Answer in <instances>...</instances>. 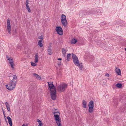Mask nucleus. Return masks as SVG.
<instances>
[{
	"instance_id": "obj_1",
	"label": "nucleus",
	"mask_w": 126,
	"mask_h": 126,
	"mask_svg": "<svg viewBox=\"0 0 126 126\" xmlns=\"http://www.w3.org/2000/svg\"><path fill=\"white\" fill-rule=\"evenodd\" d=\"M58 113L59 114H60L59 112L58 111L53 113V114L54 115V117L57 125L58 126H61V119L59 115L55 114L56 113Z\"/></svg>"
},
{
	"instance_id": "obj_2",
	"label": "nucleus",
	"mask_w": 126,
	"mask_h": 126,
	"mask_svg": "<svg viewBox=\"0 0 126 126\" xmlns=\"http://www.w3.org/2000/svg\"><path fill=\"white\" fill-rule=\"evenodd\" d=\"M67 84L64 83L60 84L57 87V90L59 92H63L65 91V89L67 88Z\"/></svg>"
},
{
	"instance_id": "obj_3",
	"label": "nucleus",
	"mask_w": 126,
	"mask_h": 126,
	"mask_svg": "<svg viewBox=\"0 0 126 126\" xmlns=\"http://www.w3.org/2000/svg\"><path fill=\"white\" fill-rule=\"evenodd\" d=\"M61 21L62 24L64 27H66L67 24V22L66 19V16L64 14H62L61 17Z\"/></svg>"
},
{
	"instance_id": "obj_4",
	"label": "nucleus",
	"mask_w": 126,
	"mask_h": 126,
	"mask_svg": "<svg viewBox=\"0 0 126 126\" xmlns=\"http://www.w3.org/2000/svg\"><path fill=\"white\" fill-rule=\"evenodd\" d=\"M88 106L89 107V112L90 113L92 112L94 110V103L93 101L92 100L89 103Z\"/></svg>"
},
{
	"instance_id": "obj_5",
	"label": "nucleus",
	"mask_w": 126,
	"mask_h": 126,
	"mask_svg": "<svg viewBox=\"0 0 126 126\" xmlns=\"http://www.w3.org/2000/svg\"><path fill=\"white\" fill-rule=\"evenodd\" d=\"M16 84L15 83L10 82L8 84L6 85V88L9 90H12L15 88Z\"/></svg>"
},
{
	"instance_id": "obj_6",
	"label": "nucleus",
	"mask_w": 126,
	"mask_h": 126,
	"mask_svg": "<svg viewBox=\"0 0 126 126\" xmlns=\"http://www.w3.org/2000/svg\"><path fill=\"white\" fill-rule=\"evenodd\" d=\"M56 89L55 88L54 91H51L50 95L51 99L53 100L56 99Z\"/></svg>"
},
{
	"instance_id": "obj_7",
	"label": "nucleus",
	"mask_w": 126,
	"mask_h": 126,
	"mask_svg": "<svg viewBox=\"0 0 126 126\" xmlns=\"http://www.w3.org/2000/svg\"><path fill=\"white\" fill-rule=\"evenodd\" d=\"M56 30L58 34L60 35H62L63 34V30L61 27H56Z\"/></svg>"
},
{
	"instance_id": "obj_8",
	"label": "nucleus",
	"mask_w": 126,
	"mask_h": 126,
	"mask_svg": "<svg viewBox=\"0 0 126 126\" xmlns=\"http://www.w3.org/2000/svg\"><path fill=\"white\" fill-rule=\"evenodd\" d=\"M7 29H8V32L10 34V31L11 30V26L10 24V20L9 18H8L7 19Z\"/></svg>"
},
{
	"instance_id": "obj_9",
	"label": "nucleus",
	"mask_w": 126,
	"mask_h": 126,
	"mask_svg": "<svg viewBox=\"0 0 126 126\" xmlns=\"http://www.w3.org/2000/svg\"><path fill=\"white\" fill-rule=\"evenodd\" d=\"M75 64L76 65L78 66L79 67V69L81 71L82 70L83 68V65L82 63H79V61H77Z\"/></svg>"
},
{
	"instance_id": "obj_10",
	"label": "nucleus",
	"mask_w": 126,
	"mask_h": 126,
	"mask_svg": "<svg viewBox=\"0 0 126 126\" xmlns=\"http://www.w3.org/2000/svg\"><path fill=\"white\" fill-rule=\"evenodd\" d=\"M72 59H73V62L74 63V64H75L76 62L77 61H79L78 58L76 56V55L73 53H72Z\"/></svg>"
},
{
	"instance_id": "obj_11",
	"label": "nucleus",
	"mask_w": 126,
	"mask_h": 126,
	"mask_svg": "<svg viewBox=\"0 0 126 126\" xmlns=\"http://www.w3.org/2000/svg\"><path fill=\"white\" fill-rule=\"evenodd\" d=\"M13 79H12L11 81V82H13L14 83H17V77L16 75H14L13 76Z\"/></svg>"
},
{
	"instance_id": "obj_12",
	"label": "nucleus",
	"mask_w": 126,
	"mask_h": 126,
	"mask_svg": "<svg viewBox=\"0 0 126 126\" xmlns=\"http://www.w3.org/2000/svg\"><path fill=\"white\" fill-rule=\"evenodd\" d=\"M28 0H26L25 3L26 9L28 11V12H31V10H30V7L28 5Z\"/></svg>"
},
{
	"instance_id": "obj_13",
	"label": "nucleus",
	"mask_w": 126,
	"mask_h": 126,
	"mask_svg": "<svg viewBox=\"0 0 126 126\" xmlns=\"http://www.w3.org/2000/svg\"><path fill=\"white\" fill-rule=\"evenodd\" d=\"M7 59H8L9 62V63L11 65V67L13 68H14V63H13V59H10V58H8V59L7 58Z\"/></svg>"
},
{
	"instance_id": "obj_14",
	"label": "nucleus",
	"mask_w": 126,
	"mask_h": 126,
	"mask_svg": "<svg viewBox=\"0 0 126 126\" xmlns=\"http://www.w3.org/2000/svg\"><path fill=\"white\" fill-rule=\"evenodd\" d=\"M7 118L8 119V123L10 126H12V123L11 119L9 116L7 117Z\"/></svg>"
},
{
	"instance_id": "obj_15",
	"label": "nucleus",
	"mask_w": 126,
	"mask_h": 126,
	"mask_svg": "<svg viewBox=\"0 0 126 126\" xmlns=\"http://www.w3.org/2000/svg\"><path fill=\"white\" fill-rule=\"evenodd\" d=\"M115 71L118 75H121V70L120 69L118 68L117 67H116L115 69Z\"/></svg>"
},
{
	"instance_id": "obj_16",
	"label": "nucleus",
	"mask_w": 126,
	"mask_h": 126,
	"mask_svg": "<svg viewBox=\"0 0 126 126\" xmlns=\"http://www.w3.org/2000/svg\"><path fill=\"white\" fill-rule=\"evenodd\" d=\"M42 40H39L38 43V45L41 47H42L43 46L42 43Z\"/></svg>"
},
{
	"instance_id": "obj_17",
	"label": "nucleus",
	"mask_w": 126,
	"mask_h": 126,
	"mask_svg": "<svg viewBox=\"0 0 126 126\" xmlns=\"http://www.w3.org/2000/svg\"><path fill=\"white\" fill-rule=\"evenodd\" d=\"M82 107L84 108H86V102L85 101V100H83L82 101Z\"/></svg>"
},
{
	"instance_id": "obj_18",
	"label": "nucleus",
	"mask_w": 126,
	"mask_h": 126,
	"mask_svg": "<svg viewBox=\"0 0 126 126\" xmlns=\"http://www.w3.org/2000/svg\"><path fill=\"white\" fill-rule=\"evenodd\" d=\"M38 53H36L35 54V63H37L38 62Z\"/></svg>"
},
{
	"instance_id": "obj_19",
	"label": "nucleus",
	"mask_w": 126,
	"mask_h": 126,
	"mask_svg": "<svg viewBox=\"0 0 126 126\" xmlns=\"http://www.w3.org/2000/svg\"><path fill=\"white\" fill-rule=\"evenodd\" d=\"M55 86L54 85H52L48 86V89L49 90H50V91H52L51 90V89H54L55 88H55Z\"/></svg>"
},
{
	"instance_id": "obj_20",
	"label": "nucleus",
	"mask_w": 126,
	"mask_h": 126,
	"mask_svg": "<svg viewBox=\"0 0 126 126\" xmlns=\"http://www.w3.org/2000/svg\"><path fill=\"white\" fill-rule=\"evenodd\" d=\"M77 42V39L74 38L72 39L71 43L72 44H74Z\"/></svg>"
},
{
	"instance_id": "obj_21",
	"label": "nucleus",
	"mask_w": 126,
	"mask_h": 126,
	"mask_svg": "<svg viewBox=\"0 0 126 126\" xmlns=\"http://www.w3.org/2000/svg\"><path fill=\"white\" fill-rule=\"evenodd\" d=\"M52 49L51 48H48L47 49L48 54L49 55H51L52 53Z\"/></svg>"
},
{
	"instance_id": "obj_22",
	"label": "nucleus",
	"mask_w": 126,
	"mask_h": 126,
	"mask_svg": "<svg viewBox=\"0 0 126 126\" xmlns=\"http://www.w3.org/2000/svg\"><path fill=\"white\" fill-rule=\"evenodd\" d=\"M33 75L37 79H41V78L40 76H39L38 75L36 74L35 73H33Z\"/></svg>"
},
{
	"instance_id": "obj_23",
	"label": "nucleus",
	"mask_w": 126,
	"mask_h": 126,
	"mask_svg": "<svg viewBox=\"0 0 126 126\" xmlns=\"http://www.w3.org/2000/svg\"><path fill=\"white\" fill-rule=\"evenodd\" d=\"M71 54L70 53L68 54L67 56V61H69L70 60V58Z\"/></svg>"
},
{
	"instance_id": "obj_24",
	"label": "nucleus",
	"mask_w": 126,
	"mask_h": 126,
	"mask_svg": "<svg viewBox=\"0 0 126 126\" xmlns=\"http://www.w3.org/2000/svg\"><path fill=\"white\" fill-rule=\"evenodd\" d=\"M122 84L120 83H118L117 84L116 86L119 88H120L122 87Z\"/></svg>"
},
{
	"instance_id": "obj_25",
	"label": "nucleus",
	"mask_w": 126,
	"mask_h": 126,
	"mask_svg": "<svg viewBox=\"0 0 126 126\" xmlns=\"http://www.w3.org/2000/svg\"><path fill=\"white\" fill-rule=\"evenodd\" d=\"M93 13V12L92 11H90V12H86V14H84V15H90V14H92Z\"/></svg>"
},
{
	"instance_id": "obj_26",
	"label": "nucleus",
	"mask_w": 126,
	"mask_h": 126,
	"mask_svg": "<svg viewBox=\"0 0 126 126\" xmlns=\"http://www.w3.org/2000/svg\"><path fill=\"white\" fill-rule=\"evenodd\" d=\"M5 104L6 105L7 108L10 107V105L7 102H6L5 103Z\"/></svg>"
},
{
	"instance_id": "obj_27",
	"label": "nucleus",
	"mask_w": 126,
	"mask_h": 126,
	"mask_svg": "<svg viewBox=\"0 0 126 126\" xmlns=\"http://www.w3.org/2000/svg\"><path fill=\"white\" fill-rule=\"evenodd\" d=\"M31 65L32 66H34L37 65V64L36 63H33L32 62H31Z\"/></svg>"
},
{
	"instance_id": "obj_28",
	"label": "nucleus",
	"mask_w": 126,
	"mask_h": 126,
	"mask_svg": "<svg viewBox=\"0 0 126 126\" xmlns=\"http://www.w3.org/2000/svg\"><path fill=\"white\" fill-rule=\"evenodd\" d=\"M62 51L63 53L66 52L65 49L64 48H62Z\"/></svg>"
},
{
	"instance_id": "obj_29",
	"label": "nucleus",
	"mask_w": 126,
	"mask_h": 126,
	"mask_svg": "<svg viewBox=\"0 0 126 126\" xmlns=\"http://www.w3.org/2000/svg\"><path fill=\"white\" fill-rule=\"evenodd\" d=\"M48 86L52 85H53V82H48Z\"/></svg>"
},
{
	"instance_id": "obj_30",
	"label": "nucleus",
	"mask_w": 126,
	"mask_h": 126,
	"mask_svg": "<svg viewBox=\"0 0 126 126\" xmlns=\"http://www.w3.org/2000/svg\"><path fill=\"white\" fill-rule=\"evenodd\" d=\"M39 39H41V40H43V36L42 35H41V36H40L38 37Z\"/></svg>"
},
{
	"instance_id": "obj_31",
	"label": "nucleus",
	"mask_w": 126,
	"mask_h": 126,
	"mask_svg": "<svg viewBox=\"0 0 126 126\" xmlns=\"http://www.w3.org/2000/svg\"><path fill=\"white\" fill-rule=\"evenodd\" d=\"M118 104V103H117V102H116V101H114V106H115V107H116V105Z\"/></svg>"
},
{
	"instance_id": "obj_32",
	"label": "nucleus",
	"mask_w": 126,
	"mask_h": 126,
	"mask_svg": "<svg viewBox=\"0 0 126 126\" xmlns=\"http://www.w3.org/2000/svg\"><path fill=\"white\" fill-rule=\"evenodd\" d=\"M43 125V124L42 123H39V125L38 126H42Z\"/></svg>"
},
{
	"instance_id": "obj_33",
	"label": "nucleus",
	"mask_w": 126,
	"mask_h": 126,
	"mask_svg": "<svg viewBox=\"0 0 126 126\" xmlns=\"http://www.w3.org/2000/svg\"><path fill=\"white\" fill-rule=\"evenodd\" d=\"M37 121L38 123H42L41 121L40 120L38 119H37Z\"/></svg>"
},
{
	"instance_id": "obj_34",
	"label": "nucleus",
	"mask_w": 126,
	"mask_h": 126,
	"mask_svg": "<svg viewBox=\"0 0 126 126\" xmlns=\"http://www.w3.org/2000/svg\"><path fill=\"white\" fill-rule=\"evenodd\" d=\"M51 44L50 43L48 47V48H51Z\"/></svg>"
},
{
	"instance_id": "obj_35",
	"label": "nucleus",
	"mask_w": 126,
	"mask_h": 126,
	"mask_svg": "<svg viewBox=\"0 0 126 126\" xmlns=\"http://www.w3.org/2000/svg\"><path fill=\"white\" fill-rule=\"evenodd\" d=\"M105 76L109 77V74L107 73H106L105 75Z\"/></svg>"
},
{
	"instance_id": "obj_36",
	"label": "nucleus",
	"mask_w": 126,
	"mask_h": 126,
	"mask_svg": "<svg viewBox=\"0 0 126 126\" xmlns=\"http://www.w3.org/2000/svg\"><path fill=\"white\" fill-rule=\"evenodd\" d=\"M28 125V124H26V125H25V124H23L22 126H27Z\"/></svg>"
},
{
	"instance_id": "obj_37",
	"label": "nucleus",
	"mask_w": 126,
	"mask_h": 126,
	"mask_svg": "<svg viewBox=\"0 0 126 126\" xmlns=\"http://www.w3.org/2000/svg\"><path fill=\"white\" fill-rule=\"evenodd\" d=\"M7 109L8 110V111H11L10 110V107L9 108H7Z\"/></svg>"
},
{
	"instance_id": "obj_38",
	"label": "nucleus",
	"mask_w": 126,
	"mask_h": 126,
	"mask_svg": "<svg viewBox=\"0 0 126 126\" xmlns=\"http://www.w3.org/2000/svg\"><path fill=\"white\" fill-rule=\"evenodd\" d=\"M58 65H60L61 64V61H59L58 62Z\"/></svg>"
},
{
	"instance_id": "obj_39",
	"label": "nucleus",
	"mask_w": 126,
	"mask_h": 126,
	"mask_svg": "<svg viewBox=\"0 0 126 126\" xmlns=\"http://www.w3.org/2000/svg\"><path fill=\"white\" fill-rule=\"evenodd\" d=\"M66 53V52H65V53H63V56H64V57H65V54Z\"/></svg>"
},
{
	"instance_id": "obj_40",
	"label": "nucleus",
	"mask_w": 126,
	"mask_h": 126,
	"mask_svg": "<svg viewBox=\"0 0 126 126\" xmlns=\"http://www.w3.org/2000/svg\"><path fill=\"white\" fill-rule=\"evenodd\" d=\"M2 111L3 112V114L4 115V114H5L4 111L3 109H2Z\"/></svg>"
},
{
	"instance_id": "obj_41",
	"label": "nucleus",
	"mask_w": 126,
	"mask_h": 126,
	"mask_svg": "<svg viewBox=\"0 0 126 126\" xmlns=\"http://www.w3.org/2000/svg\"><path fill=\"white\" fill-rule=\"evenodd\" d=\"M101 44V43L100 42H98L97 43V44L98 45H100V44Z\"/></svg>"
},
{
	"instance_id": "obj_42",
	"label": "nucleus",
	"mask_w": 126,
	"mask_h": 126,
	"mask_svg": "<svg viewBox=\"0 0 126 126\" xmlns=\"http://www.w3.org/2000/svg\"><path fill=\"white\" fill-rule=\"evenodd\" d=\"M58 60H62V59L61 58H58Z\"/></svg>"
},
{
	"instance_id": "obj_43",
	"label": "nucleus",
	"mask_w": 126,
	"mask_h": 126,
	"mask_svg": "<svg viewBox=\"0 0 126 126\" xmlns=\"http://www.w3.org/2000/svg\"><path fill=\"white\" fill-rule=\"evenodd\" d=\"M102 24H104V22H102Z\"/></svg>"
},
{
	"instance_id": "obj_44",
	"label": "nucleus",
	"mask_w": 126,
	"mask_h": 126,
	"mask_svg": "<svg viewBox=\"0 0 126 126\" xmlns=\"http://www.w3.org/2000/svg\"><path fill=\"white\" fill-rule=\"evenodd\" d=\"M4 118H5V117H6V116H5V114H4Z\"/></svg>"
},
{
	"instance_id": "obj_45",
	"label": "nucleus",
	"mask_w": 126,
	"mask_h": 126,
	"mask_svg": "<svg viewBox=\"0 0 126 126\" xmlns=\"http://www.w3.org/2000/svg\"><path fill=\"white\" fill-rule=\"evenodd\" d=\"M125 50L126 51V47L125 49Z\"/></svg>"
},
{
	"instance_id": "obj_46",
	"label": "nucleus",
	"mask_w": 126,
	"mask_h": 126,
	"mask_svg": "<svg viewBox=\"0 0 126 126\" xmlns=\"http://www.w3.org/2000/svg\"><path fill=\"white\" fill-rule=\"evenodd\" d=\"M79 15H81V13H80V14H79Z\"/></svg>"
},
{
	"instance_id": "obj_47",
	"label": "nucleus",
	"mask_w": 126,
	"mask_h": 126,
	"mask_svg": "<svg viewBox=\"0 0 126 126\" xmlns=\"http://www.w3.org/2000/svg\"><path fill=\"white\" fill-rule=\"evenodd\" d=\"M7 58H8V57L7 56Z\"/></svg>"
},
{
	"instance_id": "obj_48",
	"label": "nucleus",
	"mask_w": 126,
	"mask_h": 126,
	"mask_svg": "<svg viewBox=\"0 0 126 126\" xmlns=\"http://www.w3.org/2000/svg\"><path fill=\"white\" fill-rule=\"evenodd\" d=\"M55 110H57L56 109H55Z\"/></svg>"
}]
</instances>
